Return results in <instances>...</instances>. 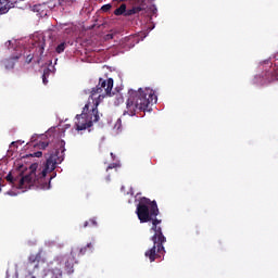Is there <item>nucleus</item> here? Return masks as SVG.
Instances as JSON below:
<instances>
[{
  "label": "nucleus",
  "mask_w": 278,
  "mask_h": 278,
  "mask_svg": "<svg viewBox=\"0 0 278 278\" xmlns=\"http://www.w3.org/2000/svg\"><path fill=\"white\" fill-rule=\"evenodd\" d=\"M35 47H36L39 55H42V53H45V47H46L45 39L39 41Z\"/></svg>",
  "instance_id": "obj_15"
},
{
  "label": "nucleus",
  "mask_w": 278,
  "mask_h": 278,
  "mask_svg": "<svg viewBox=\"0 0 278 278\" xmlns=\"http://www.w3.org/2000/svg\"><path fill=\"white\" fill-rule=\"evenodd\" d=\"M54 262L60 264V266L63 264L67 275H73L75 273V264H77V260L75 255H73V252H71L70 255L56 256Z\"/></svg>",
  "instance_id": "obj_6"
},
{
  "label": "nucleus",
  "mask_w": 278,
  "mask_h": 278,
  "mask_svg": "<svg viewBox=\"0 0 278 278\" xmlns=\"http://www.w3.org/2000/svg\"><path fill=\"white\" fill-rule=\"evenodd\" d=\"M84 227H97V219L94 218H91L89 219V222H85L84 223Z\"/></svg>",
  "instance_id": "obj_17"
},
{
  "label": "nucleus",
  "mask_w": 278,
  "mask_h": 278,
  "mask_svg": "<svg viewBox=\"0 0 278 278\" xmlns=\"http://www.w3.org/2000/svg\"><path fill=\"white\" fill-rule=\"evenodd\" d=\"M5 179L7 181H9V184H14V176H12V173H9Z\"/></svg>",
  "instance_id": "obj_21"
},
{
  "label": "nucleus",
  "mask_w": 278,
  "mask_h": 278,
  "mask_svg": "<svg viewBox=\"0 0 278 278\" xmlns=\"http://www.w3.org/2000/svg\"><path fill=\"white\" fill-rule=\"evenodd\" d=\"M88 249L92 251V243H87V245L84 248L75 247L72 249L71 253L74 255V257H81L83 255H86Z\"/></svg>",
  "instance_id": "obj_12"
},
{
  "label": "nucleus",
  "mask_w": 278,
  "mask_h": 278,
  "mask_svg": "<svg viewBox=\"0 0 278 278\" xmlns=\"http://www.w3.org/2000/svg\"><path fill=\"white\" fill-rule=\"evenodd\" d=\"M49 188H51V181H49L47 189L49 190Z\"/></svg>",
  "instance_id": "obj_27"
},
{
  "label": "nucleus",
  "mask_w": 278,
  "mask_h": 278,
  "mask_svg": "<svg viewBox=\"0 0 278 278\" xmlns=\"http://www.w3.org/2000/svg\"><path fill=\"white\" fill-rule=\"evenodd\" d=\"M18 0H0V14H8L11 8H14V4Z\"/></svg>",
  "instance_id": "obj_10"
},
{
  "label": "nucleus",
  "mask_w": 278,
  "mask_h": 278,
  "mask_svg": "<svg viewBox=\"0 0 278 278\" xmlns=\"http://www.w3.org/2000/svg\"><path fill=\"white\" fill-rule=\"evenodd\" d=\"M115 16H127V4L123 3L121 4L115 11H114Z\"/></svg>",
  "instance_id": "obj_13"
},
{
  "label": "nucleus",
  "mask_w": 278,
  "mask_h": 278,
  "mask_svg": "<svg viewBox=\"0 0 278 278\" xmlns=\"http://www.w3.org/2000/svg\"><path fill=\"white\" fill-rule=\"evenodd\" d=\"M136 214L140 220V223H151V230L154 231L151 240L153 242V247L146 251L144 255L150 260V262H155L160 260L166 250L164 249V244L166 242V237L162 232V227L157 225H162V219H157L160 216V208L157 207V202L151 201V199L142 197L137 204Z\"/></svg>",
  "instance_id": "obj_1"
},
{
  "label": "nucleus",
  "mask_w": 278,
  "mask_h": 278,
  "mask_svg": "<svg viewBox=\"0 0 278 278\" xmlns=\"http://www.w3.org/2000/svg\"><path fill=\"white\" fill-rule=\"evenodd\" d=\"M38 147L40 148V149H47V147H49V142H47V141H40L39 143H38Z\"/></svg>",
  "instance_id": "obj_20"
},
{
  "label": "nucleus",
  "mask_w": 278,
  "mask_h": 278,
  "mask_svg": "<svg viewBox=\"0 0 278 278\" xmlns=\"http://www.w3.org/2000/svg\"><path fill=\"white\" fill-rule=\"evenodd\" d=\"M37 64H40V59L37 60Z\"/></svg>",
  "instance_id": "obj_28"
},
{
  "label": "nucleus",
  "mask_w": 278,
  "mask_h": 278,
  "mask_svg": "<svg viewBox=\"0 0 278 278\" xmlns=\"http://www.w3.org/2000/svg\"><path fill=\"white\" fill-rule=\"evenodd\" d=\"M21 56L15 55V56H11L9 59H4L1 61V66H3V68H5V71H12V68H14V66L16 65V62H18V59Z\"/></svg>",
  "instance_id": "obj_11"
},
{
  "label": "nucleus",
  "mask_w": 278,
  "mask_h": 278,
  "mask_svg": "<svg viewBox=\"0 0 278 278\" xmlns=\"http://www.w3.org/2000/svg\"><path fill=\"white\" fill-rule=\"evenodd\" d=\"M64 49H66V42L60 43V45L55 48V51H56V53H64Z\"/></svg>",
  "instance_id": "obj_18"
},
{
  "label": "nucleus",
  "mask_w": 278,
  "mask_h": 278,
  "mask_svg": "<svg viewBox=\"0 0 278 278\" xmlns=\"http://www.w3.org/2000/svg\"><path fill=\"white\" fill-rule=\"evenodd\" d=\"M110 170H116V163L110 164L106 168V173H110Z\"/></svg>",
  "instance_id": "obj_24"
},
{
  "label": "nucleus",
  "mask_w": 278,
  "mask_h": 278,
  "mask_svg": "<svg viewBox=\"0 0 278 278\" xmlns=\"http://www.w3.org/2000/svg\"><path fill=\"white\" fill-rule=\"evenodd\" d=\"M111 157H114V153L111 152Z\"/></svg>",
  "instance_id": "obj_30"
},
{
  "label": "nucleus",
  "mask_w": 278,
  "mask_h": 278,
  "mask_svg": "<svg viewBox=\"0 0 278 278\" xmlns=\"http://www.w3.org/2000/svg\"><path fill=\"white\" fill-rule=\"evenodd\" d=\"M108 36H110L112 38V35H108Z\"/></svg>",
  "instance_id": "obj_32"
},
{
  "label": "nucleus",
  "mask_w": 278,
  "mask_h": 278,
  "mask_svg": "<svg viewBox=\"0 0 278 278\" xmlns=\"http://www.w3.org/2000/svg\"><path fill=\"white\" fill-rule=\"evenodd\" d=\"M112 88H114V79L99 78V84L92 88L88 101H91V103H94V101H100L101 103V101H103L108 94H112Z\"/></svg>",
  "instance_id": "obj_5"
},
{
  "label": "nucleus",
  "mask_w": 278,
  "mask_h": 278,
  "mask_svg": "<svg viewBox=\"0 0 278 278\" xmlns=\"http://www.w3.org/2000/svg\"><path fill=\"white\" fill-rule=\"evenodd\" d=\"M30 157H42V151H37L30 154Z\"/></svg>",
  "instance_id": "obj_23"
},
{
  "label": "nucleus",
  "mask_w": 278,
  "mask_h": 278,
  "mask_svg": "<svg viewBox=\"0 0 278 278\" xmlns=\"http://www.w3.org/2000/svg\"><path fill=\"white\" fill-rule=\"evenodd\" d=\"M128 40H129L130 42H136V45H138V42H140V38H139L138 36H130V37L128 38Z\"/></svg>",
  "instance_id": "obj_19"
},
{
  "label": "nucleus",
  "mask_w": 278,
  "mask_h": 278,
  "mask_svg": "<svg viewBox=\"0 0 278 278\" xmlns=\"http://www.w3.org/2000/svg\"><path fill=\"white\" fill-rule=\"evenodd\" d=\"M99 100H93L85 104L83 108L81 114H77L74 118V125L76 131H86V129H90L94 123H99Z\"/></svg>",
  "instance_id": "obj_4"
},
{
  "label": "nucleus",
  "mask_w": 278,
  "mask_h": 278,
  "mask_svg": "<svg viewBox=\"0 0 278 278\" xmlns=\"http://www.w3.org/2000/svg\"><path fill=\"white\" fill-rule=\"evenodd\" d=\"M58 147L59 149L49 154L42 170H38V163L30 165L29 174L20 179V188H31V186L45 184L47 173H52V170H55L56 164H62V162H64V151H66L64 147H66V141L60 140Z\"/></svg>",
  "instance_id": "obj_2"
},
{
  "label": "nucleus",
  "mask_w": 278,
  "mask_h": 278,
  "mask_svg": "<svg viewBox=\"0 0 278 278\" xmlns=\"http://www.w3.org/2000/svg\"><path fill=\"white\" fill-rule=\"evenodd\" d=\"M129 3H130V5H132V8L127 10L126 16L139 14V12H142V10H144V8H147L144 0H130Z\"/></svg>",
  "instance_id": "obj_8"
},
{
  "label": "nucleus",
  "mask_w": 278,
  "mask_h": 278,
  "mask_svg": "<svg viewBox=\"0 0 278 278\" xmlns=\"http://www.w3.org/2000/svg\"><path fill=\"white\" fill-rule=\"evenodd\" d=\"M42 260V250H39L36 254H30L28 256L27 266H34V268H39L40 261Z\"/></svg>",
  "instance_id": "obj_9"
},
{
  "label": "nucleus",
  "mask_w": 278,
  "mask_h": 278,
  "mask_svg": "<svg viewBox=\"0 0 278 278\" xmlns=\"http://www.w3.org/2000/svg\"><path fill=\"white\" fill-rule=\"evenodd\" d=\"M273 81H278V71L265 72L262 76L254 78V84H257V86H268Z\"/></svg>",
  "instance_id": "obj_7"
},
{
  "label": "nucleus",
  "mask_w": 278,
  "mask_h": 278,
  "mask_svg": "<svg viewBox=\"0 0 278 278\" xmlns=\"http://www.w3.org/2000/svg\"><path fill=\"white\" fill-rule=\"evenodd\" d=\"M31 60H34V55L28 54V55L26 56V64H30Z\"/></svg>",
  "instance_id": "obj_25"
},
{
  "label": "nucleus",
  "mask_w": 278,
  "mask_h": 278,
  "mask_svg": "<svg viewBox=\"0 0 278 278\" xmlns=\"http://www.w3.org/2000/svg\"><path fill=\"white\" fill-rule=\"evenodd\" d=\"M16 144H18V142H17V141H13V142L11 143V147H16Z\"/></svg>",
  "instance_id": "obj_26"
},
{
  "label": "nucleus",
  "mask_w": 278,
  "mask_h": 278,
  "mask_svg": "<svg viewBox=\"0 0 278 278\" xmlns=\"http://www.w3.org/2000/svg\"><path fill=\"white\" fill-rule=\"evenodd\" d=\"M50 75H51V70L45 68L43 74H42V81H43L45 86H47V84H49V80H47V77H49Z\"/></svg>",
  "instance_id": "obj_16"
},
{
  "label": "nucleus",
  "mask_w": 278,
  "mask_h": 278,
  "mask_svg": "<svg viewBox=\"0 0 278 278\" xmlns=\"http://www.w3.org/2000/svg\"><path fill=\"white\" fill-rule=\"evenodd\" d=\"M102 12H110V10H112V5L111 4H104L101 8Z\"/></svg>",
  "instance_id": "obj_22"
},
{
  "label": "nucleus",
  "mask_w": 278,
  "mask_h": 278,
  "mask_svg": "<svg viewBox=\"0 0 278 278\" xmlns=\"http://www.w3.org/2000/svg\"><path fill=\"white\" fill-rule=\"evenodd\" d=\"M157 102V96L152 89L139 88L138 90L130 89L126 101V110L124 116H136L138 112H150L151 103Z\"/></svg>",
  "instance_id": "obj_3"
},
{
  "label": "nucleus",
  "mask_w": 278,
  "mask_h": 278,
  "mask_svg": "<svg viewBox=\"0 0 278 278\" xmlns=\"http://www.w3.org/2000/svg\"><path fill=\"white\" fill-rule=\"evenodd\" d=\"M30 278H36V276H30Z\"/></svg>",
  "instance_id": "obj_31"
},
{
  "label": "nucleus",
  "mask_w": 278,
  "mask_h": 278,
  "mask_svg": "<svg viewBox=\"0 0 278 278\" xmlns=\"http://www.w3.org/2000/svg\"><path fill=\"white\" fill-rule=\"evenodd\" d=\"M106 181H110V176L106 177Z\"/></svg>",
  "instance_id": "obj_29"
},
{
  "label": "nucleus",
  "mask_w": 278,
  "mask_h": 278,
  "mask_svg": "<svg viewBox=\"0 0 278 278\" xmlns=\"http://www.w3.org/2000/svg\"><path fill=\"white\" fill-rule=\"evenodd\" d=\"M48 275L51 278H62V269L61 268H52L48 270Z\"/></svg>",
  "instance_id": "obj_14"
}]
</instances>
